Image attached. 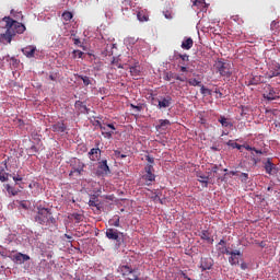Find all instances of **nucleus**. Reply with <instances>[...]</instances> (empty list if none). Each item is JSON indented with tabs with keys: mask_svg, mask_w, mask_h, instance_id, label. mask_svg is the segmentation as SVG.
Wrapping results in <instances>:
<instances>
[{
	"mask_svg": "<svg viewBox=\"0 0 280 280\" xmlns=\"http://www.w3.org/2000/svg\"><path fill=\"white\" fill-rule=\"evenodd\" d=\"M0 30H4V33L0 34V40L2 38L10 44L12 43V38H14L16 34H23L26 27L25 24L20 23L10 16H4L0 20Z\"/></svg>",
	"mask_w": 280,
	"mask_h": 280,
	"instance_id": "1",
	"label": "nucleus"
},
{
	"mask_svg": "<svg viewBox=\"0 0 280 280\" xmlns=\"http://www.w3.org/2000/svg\"><path fill=\"white\" fill-rule=\"evenodd\" d=\"M145 161H148V163H150V165H154V158L147 155Z\"/></svg>",
	"mask_w": 280,
	"mask_h": 280,
	"instance_id": "50",
	"label": "nucleus"
},
{
	"mask_svg": "<svg viewBox=\"0 0 280 280\" xmlns=\"http://www.w3.org/2000/svg\"><path fill=\"white\" fill-rule=\"evenodd\" d=\"M77 80H82L84 86H89L91 84V78L82 74H77Z\"/></svg>",
	"mask_w": 280,
	"mask_h": 280,
	"instance_id": "30",
	"label": "nucleus"
},
{
	"mask_svg": "<svg viewBox=\"0 0 280 280\" xmlns=\"http://www.w3.org/2000/svg\"><path fill=\"white\" fill-rule=\"evenodd\" d=\"M115 156H121V152L120 151H115Z\"/></svg>",
	"mask_w": 280,
	"mask_h": 280,
	"instance_id": "63",
	"label": "nucleus"
},
{
	"mask_svg": "<svg viewBox=\"0 0 280 280\" xmlns=\"http://www.w3.org/2000/svg\"><path fill=\"white\" fill-rule=\"evenodd\" d=\"M160 125L156 126V130H167V126H170V120L167 119H160Z\"/></svg>",
	"mask_w": 280,
	"mask_h": 280,
	"instance_id": "28",
	"label": "nucleus"
},
{
	"mask_svg": "<svg viewBox=\"0 0 280 280\" xmlns=\"http://www.w3.org/2000/svg\"><path fill=\"white\" fill-rule=\"evenodd\" d=\"M265 171L267 174H269V176H275V174H279V168H277V165H275V163H272V161H270V159H268L265 162Z\"/></svg>",
	"mask_w": 280,
	"mask_h": 280,
	"instance_id": "10",
	"label": "nucleus"
},
{
	"mask_svg": "<svg viewBox=\"0 0 280 280\" xmlns=\"http://www.w3.org/2000/svg\"><path fill=\"white\" fill-rule=\"evenodd\" d=\"M187 82L190 86H200V84H201V82L198 81L197 79H189V80H187Z\"/></svg>",
	"mask_w": 280,
	"mask_h": 280,
	"instance_id": "38",
	"label": "nucleus"
},
{
	"mask_svg": "<svg viewBox=\"0 0 280 280\" xmlns=\"http://www.w3.org/2000/svg\"><path fill=\"white\" fill-rule=\"evenodd\" d=\"M142 178L145 180L147 185H152V183L156 180V175L153 173H145Z\"/></svg>",
	"mask_w": 280,
	"mask_h": 280,
	"instance_id": "25",
	"label": "nucleus"
},
{
	"mask_svg": "<svg viewBox=\"0 0 280 280\" xmlns=\"http://www.w3.org/2000/svg\"><path fill=\"white\" fill-rule=\"evenodd\" d=\"M241 183H248V174L247 173H241L240 175Z\"/></svg>",
	"mask_w": 280,
	"mask_h": 280,
	"instance_id": "42",
	"label": "nucleus"
},
{
	"mask_svg": "<svg viewBox=\"0 0 280 280\" xmlns=\"http://www.w3.org/2000/svg\"><path fill=\"white\" fill-rule=\"evenodd\" d=\"M11 15L14 18V19H21L23 20V13L22 12H16L14 9L11 10Z\"/></svg>",
	"mask_w": 280,
	"mask_h": 280,
	"instance_id": "37",
	"label": "nucleus"
},
{
	"mask_svg": "<svg viewBox=\"0 0 280 280\" xmlns=\"http://www.w3.org/2000/svg\"><path fill=\"white\" fill-rule=\"evenodd\" d=\"M211 150H213L214 152H220V148L218 147H211Z\"/></svg>",
	"mask_w": 280,
	"mask_h": 280,
	"instance_id": "58",
	"label": "nucleus"
},
{
	"mask_svg": "<svg viewBox=\"0 0 280 280\" xmlns=\"http://www.w3.org/2000/svg\"><path fill=\"white\" fill-rule=\"evenodd\" d=\"M110 226L119 228V215H114V218L109 221Z\"/></svg>",
	"mask_w": 280,
	"mask_h": 280,
	"instance_id": "33",
	"label": "nucleus"
},
{
	"mask_svg": "<svg viewBox=\"0 0 280 280\" xmlns=\"http://www.w3.org/2000/svg\"><path fill=\"white\" fill-rule=\"evenodd\" d=\"M248 268V265L246 262H241V269L246 270Z\"/></svg>",
	"mask_w": 280,
	"mask_h": 280,
	"instance_id": "53",
	"label": "nucleus"
},
{
	"mask_svg": "<svg viewBox=\"0 0 280 280\" xmlns=\"http://www.w3.org/2000/svg\"><path fill=\"white\" fill-rule=\"evenodd\" d=\"M279 27H280L279 21L273 20V21L271 22V25H270L271 32H272L273 34H277V32H279Z\"/></svg>",
	"mask_w": 280,
	"mask_h": 280,
	"instance_id": "31",
	"label": "nucleus"
},
{
	"mask_svg": "<svg viewBox=\"0 0 280 280\" xmlns=\"http://www.w3.org/2000/svg\"><path fill=\"white\" fill-rule=\"evenodd\" d=\"M13 180H14L15 183H19V182L23 180V177H21V176H14V177H13Z\"/></svg>",
	"mask_w": 280,
	"mask_h": 280,
	"instance_id": "52",
	"label": "nucleus"
},
{
	"mask_svg": "<svg viewBox=\"0 0 280 280\" xmlns=\"http://www.w3.org/2000/svg\"><path fill=\"white\" fill-rule=\"evenodd\" d=\"M144 172H145V173H152V172H154V165H152V164H147L145 167H144Z\"/></svg>",
	"mask_w": 280,
	"mask_h": 280,
	"instance_id": "45",
	"label": "nucleus"
},
{
	"mask_svg": "<svg viewBox=\"0 0 280 280\" xmlns=\"http://www.w3.org/2000/svg\"><path fill=\"white\" fill-rule=\"evenodd\" d=\"M177 56L183 60V62H189V56L187 54L185 55L178 54Z\"/></svg>",
	"mask_w": 280,
	"mask_h": 280,
	"instance_id": "47",
	"label": "nucleus"
},
{
	"mask_svg": "<svg viewBox=\"0 0 280 280\" xmlns=\"http://www.w3.org/2000/svg\"><path fill=\"white\" fill-rule=\"evenodd\" d=\"M191 47H194V39L191 37H186L182 42V49H186L188 51V49H191Z\"/></svg>",
	"mask_w": 280,
	"mask_h": 280,
	"instance_id": "23",
	"label": "nucleus"
},
{
	"mask_svg": "<svg viewBox=\"0 0 280 280\" xmlns=\"http://www.w3.org/2000/svg\"><path fill=\"white\" fill-rule=\"evenodd\" d=\"M218 250L221 255H230L231 253L226 246L219 247Z\"/></svg>",
	"mask_w": 280,
	"mask_h": 280,
	"instance_id": "40",
	"label": "nucleus"
},
{
	"mask_svg": "<svg viewBox=\"0 0 280 280\" xmlns=\"http://www.w3.org/2000/svg\"><path fill=\"white\" fill-rule=\"evenodd\" d=\"M200 267L202 270H211L213 267V260H211V258H201Z\"/></svg>",
	"mask_w": 280,
	"mask_h": 280,
	"instance_id": "21",
	"label": "nucleus"
},
{
	"mask_svg": "<svg viewBox=\"0 0 280 280\" xmlns=\"http://www.w3.org/2000/svg\"><path fill=\"white\" fill-rule=\"evenodd\" d=\"M96 174L97 176H108V174H110V166H108L107 160L98 162Z\"/></svg>",
	"mask_w": 280,
	"mask_h": 280,
	"instance_id": "6",
	"label": "nucleus"
},
{
	"mask_svg": "<svg viewBox=\"0 0 280 280\" xmlns=\"http://www.w3.org/2000/svg\"><path fill=\"white\" fill-rule=\"evenodd\" d=\"M229 264L230 266H240V260L244 257V254L240 249L230 252Z\"/></svg>",
	"mask_w": 280,
	"mask_h": 280,
	"instance_id": "5",
	"label": "nucleus"
},
{
	"mask_svg": "<svg viewBox=\"0 0 280 280\" xmlns=\"http://www.w3.org/2000/svg\"><path fill=\"white\" fill-rule=\"evenodd\" d=\"M8 170V163L0 164V183H8L10 174L5 172Z\"/></svg>",
	"mask_w": 280,
	"mask_h": 280,
	"instance_id": "14",
	"label": "nucleus"
},
{
	"mask_svg": "<svg viewBox=\"0 0 280 280\" xmlns=\"http://www.w3.org/2000/svg\"><path fill=\"white\" fill-rule=\"evenodd\" d=\"M182 277H184V279L191 280L189 277H187V273H185V272H182Z\"/></svg>",
	"mask_w": 280,
	"mask_h": 280,
	"instance_id": "60",
	"label": "nucleus"
},
{
	"mask_svg": "<svg viewBox=\"0 0 280 280\" xmlns=\"http://www.w3.org/2000/svg\"><path fill=\"white\" fill-rule=\"evenodd\" d=\"M132 267L128 265H120L118 267V272L124 277V279H126L127 276L132 272Z\"/></svg>",
	"mask_w": 280,
	"mask_h": 280,
	"instance_id": "17",
	"label": "nucleus"
},
{
	"mask_svg": "<svg viewBox=\"0 0 280 280\" xmlns=\"http://www.w3.org/2000/svg\"><path fill=\"white\" fill-rule=\"evenodd\" d=\"M218 246H226V241H224V240H221L220 242H219V244H218Z\"/></svg>",
	"mask_w": 280,
	"mask_h": 280,
	"instance_id": "54",
	"label": "nucleus"
},
{
	"mask_svg": "<svg viewBox=\"0 0 280 280\" xmlns=\"http://www.w3.org/2000/svg\"><path fill=\"white\" fill-rule=\"evenodd\" d=\"M50 130H52V132H65V130H67V125H65L63 121H59L51 125Z\"/></svg>",
	"mask_w": 280,
	"mask_h": 280,
	"instance_id": "18",
	"label": "nucleus"
},
{
	"mask_svg": "<svg viewBox=\"0 0 280 280\" xmlns=\"http://www.w3.org/2000/svg\"><path fill=\"white\" fill-rule=\"evenodd\" d=\"M82 172H84V170L82 167L73 168L70 172V176H73V174H78V176H80L82 174Z\"/></svg>",
	"mask_w": 280,
	"mask_h": 280,
	"instance_id": "41",
	"label": "nucleus"
},
{
	"mask_svg": "<svg viewBox=\"0 0 280 280\" xmlns=\"http://www.w3.org/2000/svg\"><path fill=\"white\" fill-rule=\"evenodd\" d=\"M165 19H172V14H165Z\"/></svg>",
	"mask_w": 280,
	"mask_h": 280,
	"instance_id": "64",
	"label": "nucleus"
},
{
	"mask_svg": "<svg viewBox=\"0 0 280 280\" xmlns=\"http://www.w3.org/2000/svg\"><path fill=\"white\" fill-rule=\"evenodd\" d=\"M74 45H80V38H74Z\"/></svg>",
	"mask_w": 280,
	"mask_h": 280,
	"instance_id": "62",
	"label": "nucleus"
},
{
	"mask_svg": "<svg viewBox=\"0 0 280 280\" xmlns=\"http://www.w3.org/2000/svg\"><path fill=\"white\" fill-rule=\"evenodd\" d=\"M34 220L37 224H40V226H56V218H54L51 209L43 206L36 208Z\"/></svg>",
	"mask_w": 280,
	"mask_h": 280,
	"instance_id": "2",
	"label": "nucleus"
},
{
	"mask_svg": "<svg viewBox=\"0 0 280 280\" xmlns=\"http://www.w3.org/2000/svg\"><path fill=\"white\" fill-rule=\"evenodd\" d=\"M100 198L97 196L93 195L90 200H89V206L90 207H96L97 210H100Z\"/></svg>",
	"mask_w": 280,
	"mask_h": 280,
	"instance_id": "26",
	"label": "nucleus"
},
{
	"mask_svg": "<svg viewBox=\"0 0 280 280\" xmlns=\"http://www.w3.org/2000/svg\"><path fill=\"white\" fill-rule=\"evenodd\" d=\"M20 208L24 209V211H27V209H30V201H19Z\"/></svg>",
	"mask_w": 280,
	"mask_h": 280,
	"instance_id": "36",
	"label": "nucleus"
},
{
	"mask_svg": "<svg viewBox=\"0 0 280 280\" xmlns=\"http://www.w3.org/2000/svg\"><path fill=\"white\" fill-rule=\"evenodd\" d=\"M112 65H113L114 67H117L118 69H124V66H122L121 63H119V60H117L116 58H114V59L112 60Z\"/></svg>",
	"mask_w": 280,
	"mask_h": 280,
	"instance_id": "44",
	"label": "nucleus"
},
{
	"mask_svg": "<svg viewBox=\"0 0 280 280\" xmlns=\"http://www.w3.org/2000/svg\"><path fill=\"white\" fill-rule=\"evenodd\" d=\"M211 172H213V174H218V165L212 166Z\"/></svg>",
	"mask_w": 280,
	"mask_h": 280,
	"instance_id": "56",
	"label": "nucleus"
},
{
	"mask_svg": "<svg viewBox=\"0 0 280 280\" xmlns=\"http://www.w3.org/2000/svg\"><path fill=\"white\" fill-rule=\"evenodd\" d=\"M226 145H229L230 148H233V149L236 148V150H242V148H243L242 144L234 142L233 140L228 141Z\"/></svg>",
	"mask_w": 280,
	"mask_h": 280,
	"instance_id": "32",
	"label": "nucleus"
},
{
	"mask_svg": "<svg viewBox=\"0 0 280 280\" xmlns=\"http://www.w3.org/2000/svg\"><path fill=\"white\" fill-rule=\"evenodd\" d=\"M128 62H129L130 74L133 78H137V75H139V73H141V67L139 66V61L129 57Z\"/></svg>",
	"mask_w": 280,
	"mask_h": 280,
	"instance_id": "9",
	"label": "nucleus"
},
{
	"mask_svg": "<svg viewBox=\"0 0 280 280\" xmlns=\"http://www.w3.org/2000/svg\"><path fill=\"white\" fill-rule=\"evenodd\" d=\"M219 124H221V126L223 128H233V122H231L229 120V118L224 117V116H220L218 119Z\"/></svg>",
	"mask_w": 280,
	"mask_h": 280,
	"instance_id": "24",
	"label": "nucleus"
},
{
	"mask_svg": "<svg viewBox=\"0 0 280 280\" xmlns=\"http://www.w3.org/2000/svg\"><path fill=\"white\" fill-rule=\"evenodd\" d=\"M96 126L100 127L102 135L105 139H113V135L115 133V125L101 122L100 120L96 121Z\"/></svg>",
	"mask_w": 280,
	"mask_h": 280,
	"instance_id": "3",
	"label": "nucleus"
},
{
	"mask_svg": "<svg viewBox=\"0 0 280 280\" xmlns=\"http://www.w3.org/2000/svg\"><path fill=\"white\" fill-rule=\"evenodd\" d=\"M49 80H51L52 82H56V78L54 77V74L49 75Z\"/></svg>",
	"mask_w": 280,
	"mask_h": 280,
	"instance_id": "61",
	"label": "nucleus"
},
{
	"mask_svg": "<svg viewBox=\"0 0 280 280\" xmlns=\"http://www.w3.org/2000/svg\"><path fill=\"white\" fill-rule=\"evenodd\" d=\"M243 148H245V150H248L249 152H253V150H255V148H253L248 144H243Z\"/></svg>",
	"mask_w": 280,
	"mask_h": 280,
	"instance_id": "51",
	"label": "nucleus"
},
{
	"mask_svg": "<svg viewBox=\"0 0 280 280\" xmlns=\"http://www.w3.org/2000/svg\"><path fill=\"white\" fill-rule=\"evenodd\" d=\"M72 218L75 220V222H82V220H84V215L81 213H72Z\"/></svg>",
	"mask_w": 280,
	"mask_h": 280,
	"instance_id": "39",
	"label": "nucleus"
},
{
	"mask_svg": "<svg viewBox=\"0 0 280 280\" xmlns=\"http://www.w3.org/2000/svg\"><path fill=\"white\" fill-rule=\"evenodd\" d=\"M164 80H166V82H172V80H178L179 82H187V77H180L174 72H166L164 74Z\"/></svg>",
	"mask_w": 280,
	"mask_h": 280,
	"instance_id": "13",
	"label": "nucleus"
},
{
	"mask_svg": "<svg viewBox=\"0 0 280 280\" xmlns=\"http://www.w3.org/2000/svg\"><path fill=\"white\" fill-rule=\"evenodd\" d=\"M62 19H63V21H71V19H73V13H71L69 11H65L62 13Z\"/></svg>",
	"mask_w": 280,
	"mask_h": 280,
	"instance_id": "34",
	"label": "nucleus"
},
{
	"mask_svg": "<svg viewBox=\"0 0 280 280\" xmlns=\"http://www.w3.org/2000/svg\"><path fill=\"white\" fill-rule=\"evenodd\" d=\"M74 58H82L84 52L82 50H73Z\"/></svg>",
	"mask_w": 280,
	"mask_h": 280,
	"instance_id": "46",
	"label": "nucleus"
},
{
	"mask_svg": "<svg viewBox=\"0 0 280 280\" xmlns=\"http://www.w3.org/2000/svg\"><path fill=\"white\" fill-rule=\"evenodd\" d=\"M131 108H135L136 110H138V113H140V110H141V106H137L133 104H131Z\"/></svg>",
	"mask_w": 280,
	"mask_h": 280,
	"instance_id": "55",
	"label": "nucleus"
},
{
	"mask_svg": "<svg viewBox=\"0 0 280 280\" xmlns=\"http://www.w3.org/2000/svg\"><path fill=\"white\" fill-rule=\"evenodd\" d=\"M201 240H205L206 242H209L210 244H213V240L211 238V234L209 231L203 230L200 234Z\"/></svg>",
	"mask_w": 280,
	"mask_h": 280,
	"instance_id": "29",
	"label": "nucleus"
},
{
	"mask_svg": "<svg viewBox=\"0 0 280 280\" xmlns=\"http://www.w3.org/2000/svg\"><path fill=\"white\" fill-rule=\"evenodd\" d=\"M105 235L107 240H113L114 242H120L121 240L119 238V235H121V233L113 228L107 229Z\"/></svg>",
	"mask_w": 280,
	"mask_h": 280,
	"instance_id": "11",
	"label": "nucleus"
},
{
	"mask_svg": "<svg viewBox=\"0 0 280 280\" xmlns=\"http://www.w3.org/2000/svg\"><path fill=\"white\" fill-rule=\"evenodd\" d=\"M214 68L222 75V78H231L233 72L231 71V63L224 61H217Z\"/></svg>",
	"mask_w": 280,
	"mask_h": 280,
	"instance_id": "4",
	"label": "nucleus"
},
{
	"mask_svg": "<svg viewBox=\"0 0 280 280\" xmlns=\"http://www.w3.org/2000/svg\"><path fill=\"white\" fill-rule=\"evenodd\" d=\"M137 19L140 21V23H145L150 21V14H148V11L141 10L137 13Z\"/></svg>",
	"mask_w": 280,
	"mask_h": 280,
	"instance_id": "22",
	"label": "nucleus"
},
{
	"mask_svg": "<svg viewBox=\"0 0 280 280\" xmlns=\"http://www.w3.org/2000/svg\"><path fill=\"white\" fill-rule=\"evenodd\" d=\"M139 276H140L139 270L133 269V270H131V272L128 273V276L125 279H128V280H141L139 278Z\"/></svg>",
	"mask_w": 280,
	"mask_h": 280,
	"instance_id": "27",
	"label": "nucleus"
},
{
	"mask_svg": "<svg viewBox=\"0 0 280 280\" xmlns=\"http://www.w3.org/2000/svg\"><path fill=\"white\" fill-rule=\"evenodd\" d=\"M199 178H200L199 183H202L205 185V187H208V185H209V176L200 175Z\"/></svg>",
	"mask_w": 280,
	"mask_h": 280,
	"instance_id": "35",
	"label": "nucleus"
},
{
	"mask_svg": "<svg viewBox=\"0 0 280 280\" xmlns=\"http://www.w3.org/2000/svg\"><path fill=\"white\" fill-rule=\"evenodd\" d=\"M252 152H255L256 154H262L261 150H257V149L253 150Z\"/></svg>",
	"mask_w": 280,
	"mask_h": 280,
	"instance_id": "59",
	"label": "nucleus"
},
{
	"mask_svg": "<svg viewBox=\"0 0 280 280\" xmlns=\"http://www.w3.org/2000/svg\"><path fill=\"white\" fill-rule=\"evenodd\" d=\"M200 94L201 95H207V94L211 95V90H209V89L205 88V85H202L200 89Z\"/></svg>",
	"mask_w": 280,
	"mask_h": 280,
	"instance_id": "43",
	"label": "nucleus"
},
{
	"mask_svg": "<svg viewBox=\"0 0 280 280\" xmlns=\"http://www.w3.org/2000/svg\"><path fill=\"white\" fill-rule=\"evenodd\" d=\"M192 8L199 10V12H207L209 10V4L205 0H190Z\"/></svg>",
	"mask_w": 280,
	"mask_h": 280,
	"instance_id": "12",
	"label": "nucleus"
},
{
	"mask_svg": "<svg viewBox=\"0 0 280 280\" xmlns=\"http://www.w3.org/2000/svg\"><path fill=\"white\" fill-rule=\"evenodd\" d=\"M180 71H182V73H187V67H185V66H180Z\"/></svg>",
	"mask_w": 280,
	"mask_h": 280,
	"instance_id": "57",
	"label": "nucleus"
},
{
	"mask_svg": "<svg viewBox=\"0 0 280 280\" xmlns=\"http://www.w3.org/2000/svg\"><path fill=\"white\" fill-rule=\"evenodd\" d=\"M9 258L13 264H25V261H30V255L23 253H16L14 255H10Z\"/></svg>",
	"mask_w": 280,
	"mask_h": 280,
	"instance_id": "7",
	"label": "nucleus"
},
{
	"mask_svg": "<svg viewBox=\"0 0 280 280\" xmlns=\"http://www.w3.org/2000/svg\"><path fill=\"white\" fill-rule=\"evenodd\" d=\"M96 148H93L88 153L90 161H100L102 159V150H100V141L95 143Z\"/></svg>",
	"mask_w": 280,
	"mask_h": 280,
	"instance_id": "8",
	"label": "nucleus"
},
{
	"mask_svg": "<svg viewBox=\"0 0 280 280\" xmlns=\"http://www.w3.org/2000/svg\"><path fill=\"white\" fill-rule=\"evenodd\" d=\"M267 91L268 93L264 94V97H266V100H269V101L279 100V95L277 94V92H275V89H272L270 85L267 86Z\"/></svg>",
	"mask_w": 280,
	"mask_h": 280,
	"instance_id": "19",
	"label": "nucleus"
},
{
	"mask_svg": "<svg viewBox=\"0 0 280 280\" xmlns=\"http://www.w3.org/2000/svg\"><path fill=\"white\" fill-rule=\"evenodd\" d=\"M280 75V65L279 63H273L269 68V78H277Z\"/></svg>",
	"mask_w": 280,
	"mask_h": 280,
	"instance_id": "20",
	"label": "nucleus"
},
{
	"mask_svg": "<svg viewBox=\"0 0 280 280\" xmlns=\"http://www.w3.org/2000/svg\"><path fill=\"white\" fill-rule=\"evenodd\" d=\"M22 54H24L26 58H34V54H36V46H26L22 48Z\"/></svg>",
	"mask_w": 280,
	"mask_h": 280,
	"instance_id": "16",
	"label": "nucleus"
},
{
	"mask_svg": "<svg viewBox=\"0 0 280 280\" xmlns=\"http://www.w3.org/2000/svg\"><path fill=\"white\" fill-rule=\"evenodd\" d=\"M28 152H30L31 154H36V152H38V148H36V145H32V147L30 148Z\"/></svg>",
	"mask_w": 280,
	"mask_h": 280,
	"instance_id": "49",
	"label": "nucleus"
},
{
	"mask_svg": "<svg viewBox=\"0 0 280 280\" xmlns=\"http://www.w3.org/2000/svg\"><path fill=\"white\" fill-rule=\"evenodd\" d=\"M214 93L218 95L217 97H218L219 100H222V98L224 97V94H223L222 92H220V89H215V90H214Z\"/></svg>",
	"mask_w": 280,
	"mask_h": 280,
	"instance_id": "48",
	"label": "nucleus"
},
{
	"mask_svg": "<svg viewBox=\"0 0 280 280\" xmlns=\"http://www.w3.org/2000/svg\"><path fill=\"white\" fill-rule=\"evenodd\" d=\"M172 106V96L162 97V100L158 101L159 108H170Z\"/></svg>",
	"mask_w": 280,
	"mask_h": 280,
	"instance_id": "15",
	"label": "nucleus"
}]
</instances>
